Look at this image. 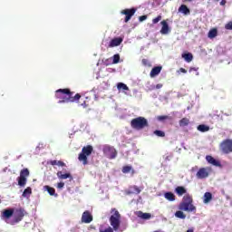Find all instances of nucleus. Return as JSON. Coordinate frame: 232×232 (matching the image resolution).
Here are the masks:
<instances>
[{
    "label": "nucleus",
    "instance_id": "7ed1b4c3",
    "mask_svg": "<svg viewBox=\"0 0 232 232\" xmlns=\"http://www.w3.org/2000/svg\"><path fill=\"white\" fill-rule=\"evenodd\" d=\"M179 209L180 211H187L188 213H197V207L193 205V197L186 194L179 205Z\"/></svg>",
    "mask_w": 232,
    "mask_h": 232
},
{
    "label": "nucleus",
    "instance_id": "c9c22d12",
    "mask_svg": "<svg viewBox=\"0 0 232 232\" xmlns=\"http://www.w3.org/2000/svg\"><path fill=\"white\" fill-rule=\"evenodd\" d=\"M162 83H158L156 86L155 85H151L150 88L149 90H160V88H162Z\"/></svg>",
    "mask_w": 232,
    "mask_h": 232
},
{
    "label": "nucleus",
    "instance_id": "dca6fc26",
    "mask_svg": "<svg viewBox=\"0 0 232 232\" xmlns=\"http://www.w3.org/2000/svg\"><path fill=\"white\" fill-rule=\"evenodd\" d=\"M206 160L208 164H212V166H217L218 168L221 166L220 161L215 160L212 156H207Z\"/></svg>",
    "mask_w": 232,
    "mask_h": 232
},
{
    "label": "nucleus",
    "instance_id": "f8f14e48",
    "mask_svg": "<svg viewBox=\"0 0 232 232\" xmlns=\"http://www.w3.org/2000/svg\"><path fill=\"white\" fill-rule=\"evenodd\" d=\"M82 222L83 224H90L93 222V216L89 210H85L82 215Z\"/></svg>",
    "mask_w": 232,
    "mask_h": 232
},
{
    "label": "nucleus",
    "instance_id": "a878e982",
    "mask_svg": "<svg viewBox=\"0 0 232 232\" xmlns=\"http://www.w3.org/2000/svg\"><path fill=\"white\" fill-rule=\"evenodd\" d=\"M198 131H201V133H206V131H209V126L206 124H200L197 127Z\"/></svg>",
    "mask_w": 232,
    "mask_h": 232
},
{
    "label": "nucleus",
    "instance_id": "4be33fe9",
    "mask_svg": "<svg viewBox=\"0 0 232 232\" xmlns=\"http://www.w3.org/2000/svg\"><path fill=\"white\" fill-rule=\"evenodd\" d=\"M122 173H131V175H135V169H133V167L130 166V165H126L122 168L121 169Z\"/></svg>",
    "mask_w": 232,
    "mask_h": 232
},
{
    "label": "nucleus",
    "instance_id": "f3484780",
    "mask_svg": "<svg viewBox=\"0 0 232 232\" xmlns=\"http://www.w3.org/2000/svg\"><path fill=\"white\" fill-rule=\"evenodd\" d=\"M160 72H162V66H156L151 69L150 76L153 79V77H157Z\"/></svg>",
    "mask_w": 232,
    "mask_h": 232
},
{
    "label": "nucleus",
    "instance_id": "9b49d317",
    "mask_svg": "<svg viewBox=\"0 0 232 232\" xmlns=\"http://www.w3.org/2000/svg\"><path fill=\"white\" fill-rule=\"evenodd\" d=\"M135 12H137V9L135 8H130V9H124L121 12L125 16V23H128L133 15H135Z\"/></svg>",
    "mask_w": 232,
    "mask_h": 232
},
{
    "label": "nucleus",
    "instance_id": "5701e85b",
    "mask_svg": "<svg viewBox=\"0 0 232 232\" xmlns=\"http://www.w3.org/2000/svg\"><path fill=\"white\" fill-rule=\"evenodd\" d=\"M179 12H181L184 15H189L190 14L189 8H188V5H181L179 8Z\"/></svg>",
    "mask_w": 232,
    "mask_h": 232
},
{
    "label": "nucleus",
    "instance_id": "a18cd8bd",
    "mask_svg": "<svg viewBox=\"0 0 232 232\" xmlns=\"http://www.w3.org/2000/svg\"><path fill=\"white\" fill-rule=\"evenodd\" d=\"M179 72L181 73H188V71L186 69H184V68H179Z\"/></svg>",
    "mask_w": 232,
    "mask_h": 232
},
{
    "label": "nucleus",
    "instance_id": "6ab92c4d",
    "mask_svg": "<svg viewBox=\"0 0 232 232\" xmlns=\"http://www.w3.org/2000/svg\"><path fill=\"white\" fill-rule=\"evenodd\" d=\"M137 217H139V218H141L142 220H150V218H151V214L138 211Z\"/></svg>",
    "mask_w": 232,
    "mask_h": 232
},
{
    "label": "nucleus",
    "instance_id": "58836bf2",
    "mask_svg": "<svg viewBox=\"0 0 232 232\" xmlns=\"http://www.w3.org/2000/svg\"><path fill=\"white\" fill-rule=\"evenodd\" d=\"M141 63L143 66H150V61L148 59H142Z\"/></svg>",
    "mask_w": 232,
    "mask_h": 232
},
{
    "label": "nucleus",
    "instance_id": "37998d69",
    "mask_svg": "<svg viewBox=\"0 0 232 232\" xmlns=\"http://www.w3.org/2000/svg\"><path fill=\"white\" fill-rule=\"evenodd\" d=\"M63 188H64V182H59V183L57 184V188H58V189H63Z\"/></svg>",
    "mask_w": 232,
    "mask_h": 232
},
{
    "label": "nucleus",
    "instance_id": "f03ea898",
    "mask_svg": "<svg viewBox=\"0 0 232 232\" xmlns=\"http://www.w3.org/2000/svg\"><path fill=\"white\" fill-rule=\"evenodd\" d=\"M109 222L111 227H108L105 229L100 228V232H113L121 229V213L117 208L111 209V217Z\"/></svg>",
    "mask_w": 232,
    "mask_h": 232
},
{
    "label": "nucleus",
    "instance_id": "6e6552de",
    "mask_svg": "<svg viewBox=\"0 0 232 232\" xmlns=\"http://www.w3.org/2000/svg\"><path fill=\"white\" fill-rule=\"evenodd\" d=\"M30 177V170L28 169H23L20 171V177H18V186L22 188L26 186V178Z\"/></svg>",
    "mask_w": 232,
    "mask_h": 232
},
{
    "label": "nucleus",
    "instance_id": "f257e3e1",
    "mask_svg": "<svg viewBox=\"0 0 232 232\" xmlns=\"http://www.w3.org/2000/svg\"><path fill=\"white\" fill-rule=\"evenodd\" d=\"M56 99H62L58 102L59 104H63V102H77L79 99H81V94L76 93L73 96V92L70 91V89H58L55 92Z\"/></svg>",
    "mask_w": 232,
    "mask_h": 232
},
{
    "label": "nucleus",
    "instance_id": "20e7f679",
    "mask_svg": "<svg viewBox=\"0 0 232 232\" xmlns=\"http://www.w3.org/2000/svg\"><path fill=\"white\" fill-rule=\"evenodd\" d=\"M148 126H150L148 120L142 116L134 118L130 121V127L133 130H144V128H148Z\"/></svg>",
    "mask_w": 232,
    "mask_h": 232
},
{
    "label": "nucleus",
    "instance_id": "39448f33",
    "mask_svg": "<svg viewBox=\"0 0 232 232\" xmlns=\"http://www.w3.org/2000/svg\"><path fill=\"white\" fill-rule=\"evenodd\" d=\"M93 153V146L87 145L82 149V152L78 156V160L82 162L83 166L88 165V157Z\"/></svg>",
    "mask_w": 232,
    "mask_h": 232
},
{
    "label": "nucleus",
    "instance_id": "4468645a",
    "mask_svg": "<svg viewBox=\"0 0 232 232\" xmlns=\"http://www.w3.org/2000/svg\"><path fill=\"white\" fill-rule=\"evenodd\" d=\"M160 24L162 25L160 34L162 35H168V34H169V25L168 24V22L163 20L160 22Z\"/></svg>",
    "mask_w": 232,
    "mask_h": 232
},
{
    "label": "nucleus",
    "instance_id": "49530a36",
    "mask_svg": "<svg viewBox=\"0 0 232 232\" xmlns=\"http://www.w3.org/2000/svg\"><path fill=\"white\" fill-rule=\"evenodd\" d=\"M226 3H227V1H226V0H222V1L220 2L221 6L226 5Z\"/></svg>",
    "mask_w": 232,
    "mask_h": 232
},
{
    "label": "nucleus",
    "instance_id": "9d476101",
    "mask_svg": "<svg viewBox=\"0 0 232 232\" xmlns=\"http://www.w3.org/2000/svg\"><path fill=\"white\" fill-rule=\"evenodd\" d=\"M210 171H211V168H209V167L200 168L198 170L196 177H197V179H208V177H209Z\"/></svg>",
    "mask_w": 232,
    "mask_h": 232
},
{
    "label": "nucleus",
    "instance_id": "473e14b6",
    "mask_svg": "<svg viewBox=\"0 0 232 232\" xmlns=\"http://www.w3.org/2000/svg\"><path fill=\"white\" fill-rule=\"evenodd\" d=\"M117 88H118V90H124V91L130 90V88L128 87V85H126V84L123 83V82H119V83L117 84Z\"/></svg>",
    "mask_w": 232,
    "mask_h": 232
},
{
    "label": "nucleus",
    "instance_id": "72a5a7b5",
    "mask_svg": "<svg viewBox=\"0 0 232 232\" xmlns=\"http://www.w3.org/2000/svg\"><path fill=\"white\" fill-rule=\"evenodd\" d=\"M119 61H121V55L114 54L112 56V64H118Z\"/></svg>",
    "mask_w": 232,
    "mask_h": 232
},
{
    "label": "nucleus",
    "instance_id": "8fccbe9b",
    "mask_svg": "<svg viewBox=\"0 0 232 232\" xmlns=\"http://www.w3.org/2000/svg\"><path fill=\"white\" fill-rule=\"evenodd\" d=\"M0 204H1V200H0Z\"/></svg>",
    "mask_w": 232,
    "mask_h": 232
},
{
    "label": "nucleus",
    "instance_id": "412c9836",
    "mask_svg": "<svg viewBox=\"0 0 232 232\" xmlns=\"http://www.w3.org/2000/svg\"><path fill=\"white\" fill-rule=\"evenodd\" d=\"M175 192L177 193V195L179 197H182V195H186V193L188 192V190L186 189V188L182 187V186H179L175 188Z\"/></svg>",
    "mask_w": 232,
    "mask_h": 232
},
{
    "label": "nucleus",
    "instance_id": "393cba45",
    "mask_svg": "<svg viewBox=\"0 0 232 232\" xmlns=\"http://www.w3.org/2000/svg\"><path fill=\"white\" fill-rule=\"evenodd\" d=\"M217 35H218V30L217 28L210 29L208 34V37L209 39H215V37H217Z\"/></svg>",
    "mask_w": 232,
    "mask_h": 232
},
{
    "label": "nucleus",
    "instance_id": "a19ab883",
    "mask_svg": "<svg viewBox=\"0 0 232 232\" xmlns=\"http://www.w3.org/2000/svg\"><path fill=\"white\" fill-rule=\"evenodd\" d=\"M58 162H59V160H50L49 164H51V166H57Z\"/></svg>",
    "mask_w": 232,
    "mask_h": 232
},
{
    "label": "nucleus",
    "instance_id": "2eb2a0df",
    "mask_svg": "<svg viewBox=\"0 0 232 232\" xmlns=\"http://www.w3.org/2000/svg\"><path fill=\"white\" fill-rule=\"evenodd\" d=\"M122 43V38L121 37H116L113 38L110 44H109V48H115V46H120V44Z\"/></svg>",
    "mask_w": 232,
    "mask_h": 232
},
{
    "label": "nucleus",
    "instance_id": "79ce46f5",
    "mask_svg": "<svg viewBox=\"0 0 232 232\" xmlns=\"http://www.w3.org/2000/svg\"><path fill=\"white\" fill-rule=\"evenodd\" d=\"M56 166H60L61 168H64V166H66V163H64V161L58 160V163H57Z\"/></svg>",
    "mask_w": 232,
    "mask_h": 232
},
{
    "label": "nucleus",
    "instance_id": "ddd939ff",
    "mask_svg": "<svg viewBox=\"0 0 232 232\" xmlns=\"http://www.w3.org/2000/svg\"><path fill=\"white\" fill-rule=\"evenodd\" d=\"M14 208L5 209L1 214L2 218H4V220H9V218H12V217H14Z\"/></svg>",
    "mask_w": 232,
    "mask_h": 232
},
{
    "label": "nucleus",
    "instance_id": "a211bd4d",
    "mask_svg": "<svg viewBox=\"0 0 232 232\" xmlns=\"http://www.w3.org/2000/svg\"><path fill=\"white\" fill-rule=\"evenodd\" d=\"M44 189H45V191H47L49 193V195H51V197H59V195L57 193H55V188L53 187L45 185L44 187Z\"/></svg>",
    "mask_w": 232,
    "mask_h": 232
},
{
    "label": "nucleus",
    "instance_id": "c756f323",
    "mask_svg": "<svg viewBox=\"0 0 232 232\" xmlns=\"http://www.w3.org/2000/svg\"><path fill=\"white\" fill-rule=\"evenodd\" d=\"M179 126H180V128H185V126H189V119L182 118L179 121Z\"/></svg>",
    "mask_w": 232,
    "mask_h": 232
},
{
    "label": "nucleus",
    "instance_id": "4c0bfd02",
    "mask_svg": "<svg viewBox=\"0 0 232 232\" xmlns=\"http://www.w3.org/2000/svg\"><path fill=\"white\" fill-rule=\"evenodd\" d=\"M226 30H232V22H228L227 24H225Z\"/></svg>",
    "mask_w": 232,
    "mask_h": 232
},
{
    "label": "nucleus",
    "instance_id": "1a4fd4ad",
    "mask_svg": "<svg viewBox=\"0 0 232 232\" xmlns=\"http://www.w3.org/2000/svg\"><path fill=\"white\" fill-rule=\"evenodd\" d=\"M103 153L107 159L113 160L117 157V150L110 145L103 147Z\"/></svg>",
    "mask_w": 232,
    "mask_h": 232
},
{
    "label": "nucleus",
    "instance_id": "7c9ffc66",
    "mask_svg": "<svg viewBox=\"0 0 232 232\" xmlns=\"http://www.w3.org/2000/svg\"><path fill=\"white\" fill-rule=\"evenodd\" d=\"M175 217L177 218H181L182 220H184V218H186V214H184V212H182V210H178L175 213Z\"/></svg>",
    "mask_w": 232,
    "mask_h": 232
},
{
    "label": "nucleus",
    "instance_id": "09e8293b",
    "mask_svg": "<svg viewBox=\"0 0 232 232\" xmlns=\"http://www.w3.org/2000/svg\"><path fill=\"white\" fill-rule=\"evenodd\" d=\"M215 1L218 2V1H220V0H215Z\"/></svg>",
    "mask_w": 232,
    "mask_h": 232
},
{
    "label": "nucleus",
    "instance_id": "423d86ee",
    "mask_svg": "<svg viewBox=\"0 0 232 232\" xmlns=\"http://www.w3.org/2000/svg\"><path fill=\"white\" fill-rule=\"evenodd\" d=\"M26 215V210L23 208H14L13 213V219L10 222H7L11 226H15V224H19Z\"/></svg>",
    "mask_w": 232,
    "mask_h": 232
},
{
    "label": "nucleus",
    "instance_id": "c03bdc74",
    "mask_svg": "<svg viewBox=\"0 0 232 232\" xmlns=\"http://www.w3.org/2000/svg\"><path fill=\"white\" fill-rule=\"evenodd\" d=\"M133 189H134V191L139 195V193H140V188H139V187H137V186H133Z\"/></svg>",
    "mask_w": 232,
    "mask_h": 232
},
{
    "label": "nucleus",
    "instance_id": "0eeeda50",
    "mask_svg": "<svg viewBox=\"0 0 232 232\" xmlns=\"http://www.w3.org/2000/svg\"><path fill=\"white\" fill-rule=\"evenodd\" d=\"M219 150L222 151V153H225V155H229V153H232V140H224L219 145Z\"/></svg>",
    "mask_w": 232,
    "mask_h": 232
},
{
    "label": "nucleus",
    "instance_id": "de8ad7c7",
    "mask_svg": "<svg viewBox=\"0 0 232 232\" xmlns=\"http://www.w3.org/2000/svg\"><path fill=\"white\" fill-rule=\"evenodd\" d=\"M193 231H194L193 228H190V229L187 230L186 232H193Z\"/></svg>",
    "mask_w": 232,
    "mask_h": 232
},
{
    "label": "nucleus",
    "instance_id": "b1692460",
    "mask_svg": "<svg viewBox=\"0 0 232 232\" xmlns=\"http://www.w3.org/2000/svg\"><path fill=\"white\" fill-rule=\"evenodd\" d=\"M181 57L186 61V63H191V61H193V54L191 53H182Z\"/></svg>",
    "mask_w": 232,
    "mask_h": 232
},
{
    "label": "nucleus",
    "instance_id": "cd10ccee",
    "mask_svg": "<svg viewBox=\"0 0 232 232\" xmlns=\"http://www.w3.org/2000/svg\"><path fill=\"white\" fill-rule=\"evenodd\" d=\"M164 197L169 202H174V200H175V194H173L172 192H166L164 194Z\"/></svg>",
    "mask_w": 232,
    "mask_h": 232
},
{
    "label": "nucleus",
    "instance_id": "f704fd0d",
    "mask_svg": "<svg viewBox=\"0 0 232 232\" xmlns=\"http://www.w3.org/2000/svg\"><path fill=\"white\" fill-rule=\"evenodd\" d=\"M154 135L157 137H166V132L162 130H154Z\"/></svg>",
    "mask_w": 232,
    "mask_h": 232
},
{
    "label": "nucleus",
    "instance_id": "c85d7f7f",
    "mask_svg": "<svg viewBox=\"0 0 232 232\" xmlns=\"http://www.w3.org/2000/svg\"><path fill=\"white\" fill-rule=\"evenodd\" d=\"M157 120L160 121V122H164V121H172L173 118L169 115H161V116H158Z\"/></svg>",
    "mask_w": 232,
    "mask_h": 232
},
{
    "label": "nucleus",
    "instance_id": "2f4dec72",
    "mask_svg": "<svg viewBox=\"0 0 232 232\" xmlns=\"http://www.w3.org/2000/svg\"><path fill=\"white\" fill-rule=\"evenodd\" d=\"M30 195H32V188L27 187V188L24 190V192H23V194H22V197H30Z\"/></svg>",
    "mask_w": 232,
    "mask_h": 232
},
{
    "label": "nucleus",
    "instance_id": "ea45409f",
    "mask_svg": "<svg viewBox=\"0 0 232 232\" xmlns=\"http://www.w3.org/2000/svg\"><path fill=\"white\" fill-rule=\"evenodd\" d=\"M148 19V15H141L139 17L140 23H142L143 21H146Z\"/></svg>",
    "mask_w": 232,
    "mask_h": 232
},
{
    "label": "nucleus",
    "instance_id": "aec40b11",
    "mask_svg": "<svg viewBox=\"0 0 232 232\" xmlns=\"http://www.w3.org/2000/svg\"><path fill=\"white\" fill-rule=\"evenodd\" d=\"M56 175L58 179H60L61 180H66V179H73V177H72V174L70 173L63 174V171H58Z\"/></svg>",
    "mask_w": 232,
    "mask_h": 232
},
{
    "label": "nucleus",
    "instance_id": "e433bc0d",
    "mask_svg": "<svg viewBox=\"0 0 232 232\" xmlns=\"http://www.w3.org/2000/svg\"><path fill=\"white\" fill-rule=\"evenodd\" d=\"M160 21H162V15H158L156 18L152 19L153 24H157Z\"/></svg>",
    "mask_w": 232,
    "mask_h": 232
},
{
    "label": "nucleus",
    "instance_id": "bb28decb",
    "mask_svg": "<svg viewBox=\"0 0 232 232\" xmlns=\"http://www.w3.org/2000/svg\"><path fill=\"white\" fill-rule=\"evenodd\" d=\"M213 198V194L211 192H206L204 194V204H208V202H211Z\"/></svg>",
    "mask_w": 232,
    "mask_h": 232
}]
</instances>
